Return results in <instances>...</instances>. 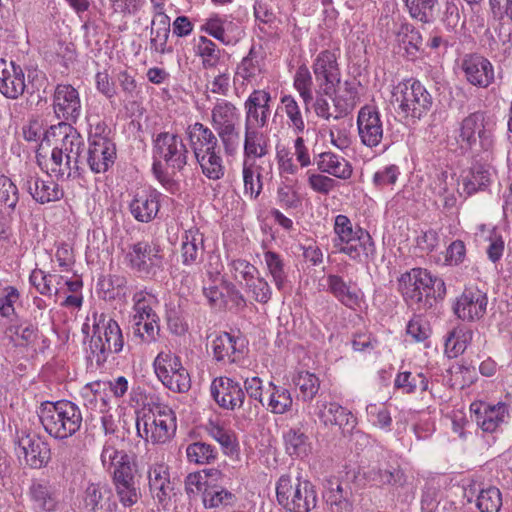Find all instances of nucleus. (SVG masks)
<instances>
[{
  "label": "nucleus",
  "instance_id": "6e6552de",
  "mask_svg": "<svg viewBox=\"0 0 512 512\" xmlns=\"http://www.w3.org/2000/svg\"><path fill=\"white\" fill-rule=\"evenodd\" d=\"M495 126V121L486 112L476 111L462 120L459 138L471 149L478 141L484 152H491L495 145Z\"/></svg>",
  "mask_w": 512,
  "mask_h": 512
},
{
  "label": "nucleus",
  "instance_id": "79ce46f5",
  "mask_svg": "<svg viewBox=\"0 0 512 512\" xmlns=\"http://www.w3.org/2000/svg\"><path fill=\"white\" fill-rule=\"evenodd\" d=\"M199 163L202 173L210 180H219L224 176L225 167L221 157V149L211 150L195 157Z\"/></svg>",
  "mask_w": 512,
  "mask_h": 512
},
{
  "label": "nucleus",
  "instance_id": "49530a36",
  "mask_svg": "<svg viewBox=\"0 0 512 512\" xmlns=\"http://www.w3.org/2000/svg\"><path fill=\"white\" fill-rule=\"evenodd\" d=\"M287 453L290 456L304 457L311 450L308 436L300 429L291 428L284 434Z\"/></svg>",
  "mask_w": 512,
  "mask_h": 512
},
{
  "label": "nucleus",
  "instance_id": "f3484780",
  "mask_svg": "<svg viewBox=\"0 0 512 512\" xmlns=\"http://www.w3.org/2000/svg\"><path fill=\"white\" fill-rule=\"evenodd\" d=\"M53 109L58 119L75 123L81 115L78 91L69 84H58L53 94Z\"/></svg>",
  "mask_w": 512,
  "mask_h": 512
},
{
  "label": "nucleus",
  "instance_id": "58836bf2",
  "mask_svg": "<svg viewBox=\"0 0 512 512\" xmlns=\"http://www.w3.org/2000/svg\"><path fill=\"white\" fill-rule=\"evenodd\" d=\"M239 109L230 101L222 99L215 103L211 110V124L213 129L239 126Z\"/></svg>",
  "mask_w": 512,
  "mask_h": 512
},
{
  "label": "nucleus",
  "instance_id": "c756f323",
  "mask_svg": "<svg viewBox=\"0 0 512 512\" xmlns=\"http://www.w3.org/2000/svg\"><path fill=\"white\" fill-rule=\"evenodd\" d=\"M318 417L325 426H336L340 430L349 431L355 425V417L346 408L336 402H318Z\"/></svg>",
  "mask_w": 512,
  "mask_h": 512
},
{
  "label": "nucleus",
  "instance_id": "37998d69",
  "mask_svg": "<svg viewBox=\"0 0 512 512\" xmlns=\"http://www.w3.org/2000/svg\"><path fill=\"white\" fill-rule=\"evenodd\" d=\"M429 381L423 373L400 372L394 380V387L403 394H414L417 391H427Z\"/></svg>",
  "mask_w": 512,
  "mask_h": 512
},
{
  "label": "nucleus",
  "instance_id": "ea45409f",
  "mask_svg": "<svg viewBox=\"0 0 512 512\" xmlns=\"http://www.w3.org/2000/svg\"><path fill=\"white\" fill-rule=\"evenodd\" d=\"M492 167L486 163H475L469 173L463 177V191L472 195L480 190H485L491 181Z\"/></svg>",
  "mask_w": 512,
  "mask_h": 512
},
{
  "label": "nucleus",
  "instance_id": "4468645a",
  "mask_svg": "<svg viewBox=\"0 0 512 512\" xmlns=\"http://www.w3.org/2000/svg\"><path fill=\"white\" fill-rule=\"evenodd\" d=\"M45 138L47 142H50L51 138L55 139L54 149L79 161L84 142L81 135L70 123L60 122L57 125H52L46 130Z\"/></svg>",
  "mask_w": 512,
  "mask_h": 512
},
{
  "label": "nucleus",
  "instance_id": "13d9d810",
  "mask_svg": "<svg viewBox=\"0 0 512 512\" xmlns=\"http://www.w3.org/2000/svg\"><path fill=\"white\" fill-rule=\"evenodd\" d=\"M397 38L398 41L404 45L405 50L409 54H414L419 51L423 42L420 32L409 23L400 25L397 31Z\"/></svg>",
  "mask_w": 512,
  "mask_h": 512
},
{
  "label": "nucleus",
  "instance_id": "ddd939ff",
  "mask_svg": "<svg viewBox=\"0 0 512 512\" xmlns=\"http://www.w3.org/2000/svg\"><path fill=\"white\" fill-rule=\"evenodd\" d=\"M472 417L477 426L483 432H496L509 419V407L504 402L489 404L486 402H475L470 406Z\"/></svg>",
  "mask_w": 512,
  "mask_h": 512
},
{
  "label": "nucleus",
  "instance_id": "864d4df0",
  "mask_svg": "<svg viewBox=\"0 0 512 512\" xmlns=\"http://www.w3.org/2000/svg\"><path fill=\"white\" fill-rule=\"evenodd\" d=\"M186 456L190 463L203 465L213 462L217 457V452L212 445L197 441L187 446Z\"/></svg>",
  "mask_w": 512,
  "mask_h": 512
},
{
  "label": "nucleus",
  "instance_id": "9b49d317",
  "mask_svg": "<svg viewBox=\"0 0 512 512\" xmlns=\"http://www.w3.org/2000/svg\"><path fill=\"white\" fill-rule=\"evenodd\" d=\"M15 443L19 452L24 455L25 462L33 469L45 467L51 457L50 447L38 434L27 430H17Z\"/></svg>",
  "mask_w": 512,
  "mask_h": 512
},
{
  "label": "nucleus",
  "instance_id": "f704fd0d",
  "mask_svg": "<svg viewBox=\"0 0 512 512\" xmlns=\"http://www.w3.org/2000/svg\"><path fill=\"white\" fill-rule=\"evenodd\" d=\"M328 291L348 308L359 306V290L355 284L346 282L341 276L330 274L327 276Z\"/></svg>",
  "mask_w": 512,
  "mask_h": 512
},
{
  "label": "nucleus",
  "instance_id": "c03bdc74",
  "mask_svg": "<svg viewBox=\"0 0 512 512\" xmlns=\"http://www.w3.org/2000/svg\"><path fill=\"white\" fill-rule=\"evenodd\" d=\"M264 261L275 287L277 290L283 291L288 282L283 258L278 253L269 250L264 253Z\"/></svg>",
  "mask_w": 512,
  "mask_h": 512
},
{
  "label": "nucleus",
  "instance_id": "de8ad7c7",
  "mask_svg": "<svg viewBox=\"0 0 512 512\" xmlns=\"http://www.w3.org/2000/svg\"><path fill=\"white\" fill-rule=\"evenodd\" d=\"M294 88L299 93L306 111L310 109V104L314 99L313 80L311 73L306 65H301L294 75Z\"/></svg>",
  "mask_w": 512,
  "mask_h": 512
},
{
  "label": "nucleus",
  "instance_id": "1a4fd4ad",
  "mask_svg": "<svg viewBox=\"0 0 512 512\" xmlns=\"http://www.w3.org/2000/svg\"><path fill=\"white\" fill-rule=\"evenodd\" d=\"M126 260L132 270L145 278H154L163 269V255L160 246L146 240L130 245Z\"/></svg>",
  "mask_w": 512,
  "mask_h": 512
},
{
  "label": "nucleus",
  "instance_id": "5fc2aeb1",
  "mask_svg": "<svg viewBox=\"0 0 512 512\" xmlns=\"http://www.w3.org/2000/svg\"><path fill=\"white\" fill-rule=\"evenodd\" d=\"M206 429L208 434L221 445L225 454L236 451L237 439L233 431L225 429L215 422H209Z\"/></svg>",
  "mask_w": 512,
  "mask_h": 512
},
{
  "label": "nucleus",
  "instance_id": "69168bd1",
  "mask_svg": "<svg viewBox=\"0 0 512 512\" xmlns=\"http://www.w3.org/2000/svg\"><path fill=\"white\" fill-rule=\"evenodd\" d=\"M471 338V331H463L460 329L450 332L445 342V350L449 357H457L459 354H462L466 350L467 344Z\"/></svg>",
  "mask_w": 512,
  "mask_h": 512
},
{
  "label": "nucleus",
  "instance_id": "20e7f679",
  "mask_svg": "<svg viewBox=\"0 0 512 512\" xmlns=\"http://www.w3.org/2000/svg\"><path fill=\"white\" fill-rule=\"evenodd\" d=\"M176 427L175 413L166 405L157 404L147 413L137 414L138 435L153 444L167 442L174 435Z\"/></svg>",
  "mask_w": 512,
  "mask_h": 512
},
{
  "label": "nucleus",
  "instance_id": "e2e57ef3",
  "mask_svg": "<svg viewBox=\"0 0 512 512\" xmlns=\"http://www.w3.org/2000/svg\"><path fill=\"white\" fill-rule=\"evenodd\" d=\"M296 386L299 387L302 399L304 401L312 400L318 393L320 381L315 374L308 371L299 372L294 379Z\"/></svg>",
  "mask_w": 512,
  "mask_h": 512
},
{
  "label": "nucleus",
  "instance_id": "09e8293b",
  "mask_svg": "<svg viewBox=\"0 0 512 512\" xmlns=\"http://www.w3.org/2000/svg\"><path fill=\"white\" fill-rule=\"evenodd\" d=\"M261 61L262 57L252 46L247 56L238 64L235 73V80L242 78L243 81H251L261 74Z\"/></svg>",
  "mask_w": 512,
  "mask_h": 512
},
{
  "label": "nucleus",
  "instance_id": "0eeeda50",
  "mask_svg": "<svg viewBox=\"0 0 512 512\" xmlns=\"http://www.w3.org/2000/svg\"><path fill=\"white\" fill-rule=\"evenodd\" d=\"M392 103L405 117L420 119L432 107V96L418 80H408L395 86Z\"/></svg>",
  "mask_w": 512,
  "mask_h": 512
},
{
  "label": "nucleus",
  "instance_id": "680f3d73",
  "mask_svg": "<svg viewBox=\"0 0 512 512\" xmlns=\"http://www.w3.org/2000/svg\"><path fill=\"white\" fill-rule=\"evenodd\" d=\"M284 105V111L290 121V125L296 134H300L305 129V122L298 103L291 95H284L281 98Z\"/></svg>",
  "mask_w": 512,
  "mask_h": 512
},
{
  "label": "nucleus",
  "instance_id": "603ef678",
  "mask_svg": "<svg viewBox=\"0 0 512 512\" xmlns=\"http://www.w3.org/2000/svg\"><path fill=\"white\" fill-rule=\"evenodd\" d=\"M412 18L422 22L431 23L435 20V8L438 0H404Z\"/></svg>",
  "mask_w": 512,
  "mask_h": 512
},
{
  "label": "nucleus",
  "instance_id": "a211bd4d",
  "mask_svg": "<svg viewBox=\"0 0 512 512\" xmlns=\"http://www.w3.org/2000/svg\"><path fill=\"white\" fill-rule=\"evenodd\" d=\"M358 134L362 144L369 148L377 147L383 139V124L376 107L365 105L357 117Z\"/></svg>",
  "mask_w": 512,
  "mask_h": 512
},
{
  "label": "nucleus",
  "instance_id": "f257e3e1",
  "mask_svg": "<svg viewBox=\"0 0 512 512\" xmlns=\"http://www.w3.org/2000/svg\"><path fill=\"white\" fill-rule=\"evenodd\" d=\"M399 288L406 303L417 311H426L446 294L444 281L422 268H413L403 274Z\"/></svg>",
  "mask_w": 512,
  "mask_h": 512
},
{
  "label": "nucleus",
  "instance_id": "c85d7f7f",
  "mask_svg": "<svg viewBox=\"0 0 512 512\" xmlns=\"http://www.w3.org/2000/svg\"><path fill=\"white\" fill-rule=\"evenodd\" d=\"M24 188L40 204L58 201L64 196L60 186L51 179L44 180L37 175L27 176Z\"/></svg>",
  "mask_w": 512,
  "mask_h": 512
},
{
  "label": "nucleus",
  "instance_id": "052dcab7",
  "mask_svg": "<svg viewBox=\"0 0 512 512\" xmlns=\"http://www.w3.org/2000/svg\"><path fill=\"white\" fill-rule=\"evenodd\" d=\"M19 202V190L12 180L0 175V208L6 207L10 211H14Z\"/></svg>",
  "mask_w": 512,
  "mask_h": 512
},
{
  "label": "nucleus",
  "instance_id": "72a5a7b5",
  "mask_svg": "<svg viewBox=\"0 0 512 512\" xmlns=\"http://www.w3.org/2000/svg\"><path fill=\"white\" fill-rule=\"evenodd\" d=\"M170 18L164 11L155 12L150 27V49L159 54L170 53L167 43L170 35Z\"/></svg>",
  "mask_w": 512,
  "mask_h": 512
},
{
  "label": "nucleus",
  "instance_id": "8fccbe9b",
  "mask_svg": "<svg viewBox=\"0 0 512 512\" xmlns=\"http://www.w3.org/2000/svg\"><path fill=\"white\" fill-rule=\"evenodd\" d=\"M154 300V297L145 291H139L134 294V314L132 317L133 323H141V321L144 320L154 321V318L158 317L152 308V303Z\"/></svg>",
  "mask_w": 512,
  "mask_h": 512
},
{
  "label": "nucleus",
  "instance_id": "bb28decb",
  "mask_svg": "<svg viewBox=\"0 0 512 512\" xmlns=\"http://www.w3.org/2000/svg\"><path fill=\"white\" fill-rule=\"evenodd\" d=\"M84 504L88 512H115L117 509L111 488L100 483H91L87 486Z\"/></svg>",
  "mask_w": 512,
  "mask_h": 512
},
{
  "label": "nucleus",
  "instance_id": "412c9836",
  "mask_svg": "<svg viewBox=\"0 0 512 512\" xmlns=\"http://www.w3.org/2000/svg\"><path fill=\"white\" fill-rule=\"evenodd\" d=\"M461 69L466 80L473 86L487 88L494 82L493 65L481 55H465L461 62Z\"/></svg>",
  "mask_w": 512,
  "mask_h": 512
},
{
  "label": "nucleus",
  "instance_id": "b1692460",
  "mask_svg": "<svg viewBox=\"0 0 512 512\" xmlns=\"http://www.w3.org/2000/svg\"><path fill=\"white\" fill-rule=\"evenodd\" d=\"M161 194L152 188L137 190L129 204L132 216L139 222L148 223L158 214Z\"/></svg>",
  "mask_w": 512,
  "mask_h": 512
},
{
  "label": "nucleus",
  "instance_id": "3c124183",
  "mask_svg": "<svg viewBox=\"0 0 512 512\" xmlns=\"http://www.w3.org/2000/svg\"><path fill=\"white\" fill-rule=\"evenodd\" d=\"M260 166L255 161L243 160L242 175L244 182L245 194H249L251 198H256L262 189Z\"/></svg>",
  "mask_w": 512,
  "mask_h": 512
},
{
  "label": "nucleus",
  "instance_id": "393cba45",
  "mask_svg": "<svg viewBox=\"0 0 512 512\" xmlns=\"http://www.w3.org/2000/svg\"><path fill=\"white\" fill-rule=\"evenodd\" d=\"M117 158L116 145L113 140L89 143L86 153V163L93 173H105L115 163Z\"/></svg>",
  "mask_w": 512,
  "mask_h": 512
},
{
  "label": "nucleus",
  "instance_id": "cd10ccee",
  "mask_svg": "<svg viewBox=\"0 0 512 512\" xmlns=\"http://www.w3.org/2000/svg\"><path fill=\"white\" fill-rule=\"evenodd\" d=\"M243 340L223 332L212 341L214 359L217 362L236 363L243 357Z\"/></svg>",
  "mask_w": 512,
  "mask_h": 512
},
{
  "label": "nucleus",
  "instance_id": "338daca9",
  "mask_svg": "<svg viewBox=\"0 0 512 512\" xmlns=\"http://www.w3.org/2000/svg\"><path fill=\"white\" fill-rule=\"evenodd\" d=\"M215 132L222 143L226 155H235L239 149L241 140L239 126L215 129Z\"/></svg>",
  "mask_w": 512,
  "mask_h": 512
},
{
  "label": "nucleus",
  "instance_id": "f03ea898",
  "mask_svg": "<svg viewBox=\"0 0 512 512\" xmlns=\"http://www.w3.org/2000/svg\"><path fill=\"white\" fill-rule=\"evenodd\" d=\"M38 416L44 430L59 440L73 436L79 431L83 421L80 408L68 400L42 402Z\"/></svg>",
  "mask_w": 512,
  "mask_h": 512
},
{
  "label": "nucleus",
  "instance_id": "7ed1b4c3",
  "mask_svg": "<svg viewBox=\"0 0 512 512\" xmlns=\"http://www.w3.org/2000/svg\"><path fill=\"white\" fill-rule=\"evenodd\" d=\"M333 230L335 237L332 243L337 252L357 262H363L373 255L375 248L370 234L360 226H354L346 215L335 217Z\"/></svg>",
  "mask_w": 512,
  "mask_h": 512
},
{
  "label": "nucleus",
  "instance_id": "a18cd8bd",
  "mask_svg": "<svg viewBox=\"0 0 512 512\" xmlns=\"http://www.w3.org/2000/svg\"><path fill=\"white\" fill-rule=\"evenodd\" d=\"M454 179L446 171L437 173L430 184L432 192L443 198L444 207L452 208L456 204V197L453 193Z\"/></svg>",
  "mask_w": 512,
  "mask_h": 512
},
{
  "label": "nucleus",
  "instance_id": "774afa93",
  "mask_svg": "<svg viewBox=\"0 0 512 512\" xmlns=\"http://www.w3.org/2000/svg\"><path fill=\"white\" fill-rule=\"evenodd\" d=\"M9 331L13 334V339L19 346H29L38 339V328L30 323L11 326Z\"/></svg>",
  "mask_w": 512,
  "mask_h": 512
},
{
  "label": "nucleus",
  "instance_id": "4be33fe9",
  "mask_svg": "<svg viewBox=\"0 0 512 512\" xmlns=\"http://www.w3.org/2000/svg\"><path fill=\"white\" fill-rule=\"evenodd\" d=\"M36 158L38 164L42 168H45L50 176H54L57 179L67 180L71 177L81 175L79 161L65 156L61 151L54 148L49 158L43 156L39 151L37 152Z\"/></svg>",
  "mask_w": 512,
  "mask_h": 512
},
{
  "label": "nucleus",
  "instance_id": "39448f33",
  "mask_svg": "<svg viewBox=\"0 0 512 512\" xmlns=\"http://www.w3.org/2000/svg\"><path fill=\"white\" fill-rule=\"evenodd\" d=\"M276 496L279 504L290 512H309L317 504L314 485L307 480H292L288 475L279 478Z\"/></svg>",
  "mask_w": 512,
  "mask_h": 512
},
{
  "label": "nucleus",
  "instance_id": "5701e85b",
  "mask_svg": "<svg viewBox=\"0 0 512 512\" xmlns=\"http://www.w3.org/2000/svg\"><path fill=\"white\" fill-rule=\"evenodd\" d=\"M26 89L25 74L20 65L0 59V93L8 99H18Z\"/></svg>",
  "mask_w": 512,
  "mask_h": 512
},
{
  "label": "nucleus",
  "instance_id": "6ab92c4d",
  "mask_svg": "<svg viewBox=\"0 0 512 512\" xmlns=\"http://www.w3.org/2000/svg\"><path fill=\"white\" fill-rule=\"evenodd\" d=\"M272 98L266 90H254L244 102L245 127L262 129L267 126Z\"/></svg>",
  "mask_w": 512,
  "mask_h": 512
},
{
  "label": "nucleus",
  "instance_id": "a878e982",
  "mask_svg": "<svg viewBox=\"0 0 512 512\" xmlns=\"http://www.w3.org/2000/svg\"><path fill=\"white\" fill-rule=\"evenodd\" d=\"M204 235L196 226L184 230L181 237V259L184 266L199 265L204 260Z\"/></svg>",
  "mask_w": 512,
  "mask_h": 512
},
{
  "label": "nucleus",
  "instance_id": "f8f14e48",
  "mask_svg": "<svg viewBox=\"0 0 512 512\" xmlns=\"http://www.w3.org/2000/svg\"><path fill=\"white\" fill-rule=\"evenodd\" d=\"M101 462L105 468L113 469V485L136 482V464L124 450H118L106 442L101 453Z\"/></svg>",
  "mask_w": 512,
  "mask_h": 512
},
{
  "label": "nucleus",
  "instance_id": "c9c22d12",
  "mask_svg": "<svg viewBox=\"0 0 512 512\" xmlns=\"http://www.w3.org/2000/svg\"><path fill=\"white\" fill-rule=\"evenodd\" d=\"M149 488L154 498L164 503L170 498L173 485L169 478V471L164 464L151 466L148 472Z\"/></svg>",
  "mask_w": 512,
  "mask_h": 512
},
{
  "label": "nucleus",
  "instance_id": "e433bc0d",
  "mask_svg": "<svg viewBox=\"0 0 512 512\" xmlns=\"http://www.w3.org/2000/svg\"><path fill=\"white\" fill-rule=\"evenodd\" d=\"M358 101L357 85L353 81H345L343 87L332 96L334 108V119H341L350 114L355 108Z\"/></svg>",
  "mask_w": 512,
  "mask_h": 512
},
{
  "label": "nucleus",
  "instance_id": "dca6fc26",
  "mask_svg": "<svg viewBox=\"0 0 512 512\" xmlns=\"http://www.w3.org/2000/svg\"><path fill=\"white\" fill-rule=\"evenodd\" d=\"M337 55L331 50H323L315 57L312 70L318 86L325 87L326 93L335 90L340 84L341 72Z\"/></svg>",
  "mask_w": 512,
  "mask_h": 512
},
{
  "label": "nucleus",
  "instance_id": "473e14b6",
  "mask_svg": "<svg viewBox=\"0 0 512 512\" xmlns=\"http://www.w3.org/2000/svg\"><path fill=\"white\" fill-rule=\"evenodd\" d=\"M243 160L255 161L269 154L270 140L261 129L244 128Z\"/></svg>",
  "mask_w": 512,
  "mask_h": 512
},
{
  "label": "nucleus",
  "instance_id": "7c9ffc66",
  "mask_svg": "<svg viewBox=\"0 0 512 512\" xmlns=\"http://www.w3.org/2000/svg\"><path fill=\"white\" fill-rule=\"evenodd\" d=\"M186 135L195 157L211 150L221 149L215 133L200 122L189 125Z\"/></svg>",
  "mask_w": 512,
  "mask_h": 512
},
{
  "label": "nucleus",
  "instance_id": "2eb2a0df",
  "mask_svg": "<svg viewBox=\"0 0 512 512\" xmlns=\"http://www.w3.org/2000/svg\"><path fill=\"white\" fill-rule=\"evenodd\" d=\"M488 304L487 294L477 288H467L453 305L455 315L463 321H477L484 317Z\"/></svg>",
  "mask_w": 512,
  "mask_h": 512
},
{
  "label": "nucleus",
  "instance_id": "6e6d98bb",
  "mask_svg": "<svg viewBox=\"0 0 512 512\" xmlns=\"http://www.w3.org/2000/svg\"><path fill=\"white\" fill-rule=\"evenodd\" d=\"M502 504V493L495 486L482 489L476 501V506L481 512H499Z\"/></svg>",
  "mask_w": 512,
  "mask_h": 512
},
{
  "label": "nucleus",
  "instance_id": "2f4dec72",
  "mask_svg": "<svg viewBox=\"0 0 512 512\" xmlns=\"http://www.w3.org/2000/svg\"><path fill=\"white\" fill-rule=\"evenodd\" d=\"M314 162L321 173L347 180L352 176V165L344 157L333 152H322L315 156Z\"/></svg>",
  "mask_w": 512,
  "mask_h": 512
},
{
  "label": "nucleus",
  "instance_id": "4d7b16f0",
  "mask_svg": "<svg viewBox=\"0 0 512 512\" xmlns=\"http://www.w3.org/2000/svg\"><path fill=\"white\" fill-rule=\"evenodd\" d=\"M196 52L202 58V64L205 69L214 68L219 63L220 49L212 40L205 36L199 37Z\"/></svg>",
  "mask_w": 512,
  "mask_h": 512
},
{
  "label": "nucleus",
  "instance_id": "a19ab883",
  "mask_svg": "<svg viewBox=\"0 0 512 512\" xmlns=\"http://www.w3.org/2000/svg\"><path fill=\"white\" fill-rule=\"evenodd\" d=\"M183 368L181 359L171 351H161L154 360V369L158 379L163 385L167 379Z\"/></svg>",
  "mask_w": 512,
  "mask_h": 512
},
{
  "label": "nucleus",
  "instance_id": "aec40b11",
  "mask_svg": "<svg viewBox=\"0 0 512 512\" xmlns=\"http://www.w3.org/2000/svg\"><path fill=\"white\" fill-rule=\"evenodd\" d=\"M210 393L216 404L225 410L234 411L242 404L244 390L240 383L232 378L221 376L213 379Z\"/></svg>",
  "mask_w": 512,
  "mask_h": 512
},
{
  "label": "nucleus",
  "instance_id": "0e129e2a",
  "mask_svg": "<svg viewBox=\"0 0 512 512\" xmlns=\"http://www.w3.org/2000/svg\"><path fill=\"white\" fill-rule=\"evenodd\" d=\"M367 477L376 485H402L405 481L404 474L399 469L373 468L368 472Z\"/></svg>",
  "mask_w": 512,
  "mask_h": 512
},
{
  "label": "nucleus",
  "instance_id": "bf43d9fd",
  "mask_svg": "<svg viewBox=\"0 0 512 512\" xmlns=\"http://www.w3.org/2000/svg\"><path fill=\"white\" fill-rule=\"evenodd\" d=\"M272 392L269 398L268 406L274 414H284L292 408V397L290 392L285 389L270 383Z\"/></svg>",
  "mask_w": 512,
  "mask_h": 512
},
{
  "label": "nucleus",
  "instance_id": "4c0bfd02",
  "mask_svg": "<svg viewBox=\"0 0 512 512\" xmlns=\"http://www.w3.org/2000/svg\"><path fill=\"white\" fill-rule=\"evenodd\" d=\"M29 496L35 506L43 511H53L58 504L55 487L46 480H35L29 487Z\"/></svg>",
  "mask_w": 512,
  "mask_h": 512
},
{
  "label": "nucleus",
  "instance_id": "9d476101",
  "mask_svg": "<svg viewBox=\"0 0 512 512\" xmlns=\"http://www.w3.org/2000/svg\"><path fill=\"white\" fill-rule=\"evenodd\" d=\"M155 156L163 159L173 170L181 171L187 164L188 149L175 133L161 132L153 139Z\"/></svg>",
  "mask_w": 512,
  "mask_h": 512
},
{
  "label": "nucleus",
  "instance_id": "423d86ee",
  "mask_svg": "<svg viewBox=\"0 0 512 512\" xmlns=\"http://www.w3.org/2000/svg\"><path fill=\"white\" fill-rule=\"evenodd\" d=\"M123 336L118 323L101 314L93 324L90 350L98 366L103 365L112 353H119L123 348Z\"/></svg>",
  "mask_w": 512,
  "mask_h": 512
}]
</instances>
